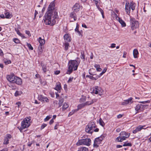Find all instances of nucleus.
Masks as SVG:
<instances>
[{
	"instance_id": "412c9836",
	"label": "nucleus",
	"mask_w": 151,
	"mask_h": 151,
	"mask_svg": "<svg viewBox=\"0 0 151 151\" xmlns=\"http://www.w3.org/2000/svg\"><path fill=\"white\" fill-rule=\"evenodd\" d=\"M41 65L42 67V70L44 73H46L47 70V65L42 62H41Z\"/></svg>"
},
{
	"instance_id": "79ce46f5",
	"label": "nucleus",
	"mask_w": 151,
	"mask_h": 151,
	"mask_svg": "<svg viewBox=\"0 0 151 151\" xmlns=\"http://www.w3.org/2000/svg\"><path fill=\"white\" fill-rule=\"evenodd\" d=\"M13 41L16 44H18L20 43V41L17 38H15L13 39Z\"/></svg>"
},
{
	"instance_id": "20e7f679",
	"label": "nucleus",
	"mask_w": 151,
	"mask_h": 151,
	"mask_svg": "<svg viewBox=\"0 0 151 151\" xmlns=\"http://www.w3.org/2000/svg\"><path fill=\"white\" fill-rule=\"evenodd\" d=\"M130 22L131 28L132 30L136 29L139 27V22L138 21L136 20L135 18H131L130 19Z\"/></svg>"
},
{
	"instance_id": "f8f14e48",
	"label": "nucleus",
	"mask_w": 151,
	"mask_h": 151,
	"mask_svg": "<svg viewBox=\"0 0 151 151\" xmlns=\"http://www.w3.org/2000/svg\"><path fill=\"white\" fill-rule=\"evenodd\" d=\"M12 83H15L18 85H21L22 84V80L19 77L15 76L14 78Z\"/></svg>"
},
{
	"instance_id": "69168bd1",
	"label": "nucleus",
	"mask_w": 151,
	"mask_h": 151,
	"mask_svg": "<svg viewBox=\"0 0 151 151\" xmlns=\"http://www.w3.org/2000/svg\"><path fill=\"white\" fill-rule=\"evenodd\" d=\"M60 72L59 70H56L55 72V75H58L59 74Z\"/></svg>"
},
{
	"instance_id": "e433bc0d",
	"label": "nucleus",
	"mask_w": 151,
	"mask_h": 151,
	"mask_svg": "<svg viewBox=\"0 0 151 151\" xmlns=\"http://www.w3.org/2000/svg\"><path fill=\"white\" fill-rule=\"evenodd\" d=\"M22 93V91H17L14 93V96H18L20 95Z\"/></svg>"
},
{
	"instance_id": "ea45409f",
	"label": "nucleus",
	"mask_w": 151,
	"mask_h": 151,
	"mask_svg": "<svg viewBox=\"0 0 151 151\" xmlns=\"http://www.w3.org/2000/svg\"><path fill=\"white\" fill-rule=\"evenodd\" d=\"M65 46V50H67L69 46V44L68 42H66L64 44Z\"/></svg>"
},
{
	"instance_id": "f257e3e1",
	"label": "nucleus",
	"mask_w": 151,
	"mask_h": 151,
	"mask_svg": "<svg viewBox=\"0 0 151 151\" xmlns=\"http://www.w3.org/2000/svg\"><path fill=\"white\" fill-rule=\"evenodd\" d=\"M55 1L51 2L48 7L45 15L44 23L46 25L53 26L56 23V19L58 18V12L55 8Z\"/></svg>"
},
{
	"instance_id": "9b49d317",
	"label": "nucleus",
	"mask_w": 151,
	"mask_h": 151,
	"mask_svg": "<svg viewBox=\"0 0 151 151\" xmlns=\"http://www.w3.org/2000/svg\"><path fill=\"white\" fill-rule=\"evenodd\" d=\"M133 98L130 97L128 99L124 100V101L122 103V105H125L128 104H131L132 103L133 101H132Z\"/></svg>"
},
{
	"instance_id": "c9c22d12",
	"label": "nucleus",
	"mask_w": 151,
	"mask_h": 151,
	"mask_svg": "<svg viewBox=\"0 0 151 151\" xmlns=\"http://www.w3.org/2000/svg\"><path fill=\"white\" fill-rule=\"evenodd\" d=\"M78 28L79 25L78 23H77L76 27L75 29V31L76 32H77L78 33V34L79 35H81V33L79 31Z\"/></svg>"
},
{
	"instance_id": "58836bf2",
	"label": "nucleus",
	"mask_w": 151,
	"mask_h": 151,
	"mask_svg": "<svg viewBox=\"0 0 151 151\" xmlns=\"http://www.w3.org/2000/svg\"><path fill=\"white\" fill-rule=\"evenodd\" d=\"M78 111V110L76 109H74L72 110V111L71 112H70L68 114V116H70L73 114L75 112H77Z\"/></svg>"
},
{
	"instance_id": "13d9d810",
	"label": "nucleus",
	"mask_w": 151,
	"mask_h": 151,
	"mask_svg": "<svg viewBox=\"0 0 151 151\" xmlns=\"http://www.w3.org/2000/svg\"><path fill=\"white\" fill-rule=\"evenodd\" d=\"M25 32L26 34L27 35L29 36H31V34L30 33V32L28 30H26L25 31Z\"/></svg>"
},
{
	"instance_id": "2f4dec72",
	"label": "nucleus",
	"mask_w": 151,
	"mask_h": 151,
	"mask_svg": "<svg viewBox=\"0 0 151 151\" xmlns=\"http://www.w3.org/2000/svg\"><path fill=\"white\" fill-rule=\"evenodd\" d=\"M85 106V104L84 103H82L81 104H80L78 105L77 106V110H78V111L79 110L83 108Z\"/></svg>"
},
{
	"instance_id": "ddd939ff",
	"label": "nucleus",
	"mask_w": 151,
	"mask_h": 151,
	"mask_svg": "<svg viewBox=\"0 0 151 151\" xmlns=\"http://www.w3.org/2000/svg\"><path fill=\"white\" fill-rule=\"evenodd\" d=\"M81 8L80 5L78 3H76L73 7L72 9L75 12L78 11Z\"/></svg>"
},
{
	"instance_id": "6e6552de",
	"label": "nucleus",
	"mask_w": 151,
	"mask_h": 151,
	"mask_svg": "<svg viewBox=\"0 0 151 151\" xmlns=\"http://www.w3.org/2000/svg\"><path fill=\"white\" fill-rule=\"evenodd\" d=\"M12 137V136L10 134H7L5 136L4 140L3 142L4 145H7L9 143V139Z\"/></svg>"
},
{
	"instance_id": "49530a36",
	"label": "nucleus",
	"mask_w": 151,
	"mask_h": 151,
	"mask_svg": "<svg viewBox=\"0 0 151 151\" xmlns=\"http://www.w3.org/2000/svg\"><path fill=\"white\" fill-rule=\"evenodd\" d=\"M27 45L28 46V47L29 48V49L31 50H33V48L32 47L31 45L30 44L27 43Z\"/></svg>"
},
{
	"instance_id": "0eeeda50",
	"label": "nucleus",
	"mask_w": 151,
	"mask_h": 151,
	"mask_svg": "<svg viewBox=\"0 0 151 151\" xmlns=\"http://www.w3.org/2000/svg\"><path fill=\"white\" fill-rule=\"evenodd\" d=\"M147 106V105H143L142 104H138L135 107V110L137 111L136 114L139 111H143Z\"/></svg>"
},
{
	"instance_id": "3c124183",
	"label": "nucleus",
	"mask_w": 151,
	"mask_h": 151,
	"mask_svg": "<svg viewBox=\"0 0 151 151\" xmlns=\"http://www.w3.org/2000/svg\"><path fill=\"white\" fill-rule=\"evenodd\" d=\"M15 31L16 32L17 34L19 35H22V33H21L20 32L19 30L17 28H15Z\"/></svg>"
},
{
	"instance_id": "c03bdc74",
	"label": "nucleus",
	"mask_w": 151,
	"mask_h": 151,
	"mask_svg": "<svg viewBox=\"0 0 151 151\" xmlns=\"http://www.w3.org/2000/svg\"><path fill=\"white\" fill-rule=\"evenodd\" d=\"M93 100L91 101H86V103H84L85 104V106L86 105H88L91 104L92 103H93Z\"/></svg>"
},
{
	"instance_id": "0e129e2a",
	"label": "nucleus",
	"mask_w": 151,
	"mask_h": 151,
	"mask_svg": "<svg viewBox=\"0 0 151 151\" xmlns=\"http://www.w3.org/2000/svg\"><path fill=\"white\" fill-rule=\"evenodd\" d=\"M116 44L114 43H112L111 44L110 47L111 48H113L115 47Z\"/></svg>"
},
{
	"instance_id": "37998d69",
	"label": "nucleus",
	"mask_w": 151,
	"mask_h": 151,
	"mask_svg": "<svg viewBox=\"0 0 151 151\" xmlns=\"http://www.w3.org/2000/svg\"><path fill=\"white\" fill-rule=\"evenodd\" d=\"M121 138V137L120 136L117 137L116 139V141L117 142H122V141Z\"/></svg>"
},
{
	"instance_id": "a19ab883",
	"label": "nucleus",
	"mask_w": 151,
	"mask_h": 151,
	"mask_svg": "<svg viewBox=\"0 0 151 151\" xmlns=\"http://www.w3.org/2000/svg\"><path fill=\"white\" fill-rule=\"evenodd\" d=\"M130 133H129V135H128V136H121V139L122 140V141H123L124 140H126V139H127L130 136Z\"/></svg>"
},
{
	"instance_id": "338daca9",
	"label": "nucleus",
	"mask_w": 151,
	"mask_h": 151,
	"mask_svg": "<svg viewBox=\"0 0 151 151\" xmlns=\"http://www.w3.org/2000/svg\"><path fill=\"white\" fill-rule=\"evenodd\" d=\"M58 126H59V124H58V123H57L56 124V125H55V127H54V129H58Z\"/></svg>"
},
{
	"instance_id": "680f3d73",
	"label": "nucleus",
	"mask_w": 151,
	"mask_h": 151,
	"mask_svg": "<svg viewBox=\"0 0 151 151\" xmlns=\"http://www.w3.org/2000/svg\"><path fill=\"white\" fill-rule=\"evenodd\" d=\"M38 14V12L37 11H36V10H35L34 19H35L36 16L37 14Z\"/></svg>"
},
{
	"instance_id": "7ed1b4c3",
	"label": "nucleus",
	"mask_w": 151,
	"mask_h": 151,
	"mask_svg": "<svg viewBox=\"0 0 151 151\" xmlns=\"http://www.w3.org/2000/svg\"><path fill=\"white\" fill-rule=\"evenodd\" d=\"M30 125V119L27 118H24L21 122V126L20 129L19 130L21 132L26 128L29 127Z\"/></svg>"
},
{
	"instance_id": "de8ad7c7",
	"label": "nucleus",
	"mask_w": 151,
	"mask_h": 151,
	"mask_svg": "<svg viewBox=\"0 0 151 151\" xmlns=\"http://www.w3.org/2000/svg\"><path fill=\"white\" fill-rule=\"evenodd\" d=\"M113 15L115 17V19L117 20L118 19H119V17L115 13V12H114L113 13Z\"/></svg>"
},
{
	"instance_id": "cd10ccee",
	"label": "nucleus",
	"mask_w": 151,
	"mask_h": 151,
	"mask_svg": "<svg viewBox=\"0 0 151 151\" xmlns=\"http://www.w3.org/2000/svg\"><path fill=\"white\" fill-rule=\"evenodd\" d=\"M61 89V87L60 84L59 83H57L56 86L55 88V89L58 91H59Z\"/></svg>"
},
{
	"instance_id": "1a4fd4ad",
	"label": "nucleus",
	"mask_w": 151,
	"mask_h": 151,
	"mask_svg": "<svg viewBox=\"0 0 151 151\" xmlns=\"http://www.w3.org/2000/svg\"><path fill=\"white\" fill-rule=\"evenodd\" d=\"M95 94H99V95L101 96L103 92V90L100 87H98V86H95Z\"/></svg>"
},
{
	"instance_id": "7c9ffc66",
	"label": "nucleus",
	"mask_w": 151,
	"mask_h": 151,
	"mask_svg": "<svg viewBox=\"0 0 151 151\" xmlns=\"http://www.w3.org/2000/svg\"><path fill=\"white\" fill-rule=\"evenodd\" d=\"M68 106H69L67 103H64L62 108V110L63 111H65L68 107Z\"/></svg>"
},
{
	"instance_id": "4d7b16f0",
	"label": "nucleus",
	"mask_w": 151,
	"mask_h": 151,
	"mask_svg": "<svg viewBox=\"0 0 151 151\" xmlns=\"http://www.w3.org/2000/svg\"><path fill=\"white\" fill-rule=\"evenodd\" d=\"M47 126V124H43L41 126V127L40 129H44L45 127H46Z\"/></svg>"
},
{
	"instance_id": "72a5a7b5",
	"label": "nucleus",
	"mask_w": 151,
	"mask_h": 151,
	"mask_svg": "<svg viewBox=\"0 0 151 151\" xmlns=\"http://www.w3.org/2000/svg\"><path fill=\"white\" fill-rule=\"evenodd\" d=\"M64 101V99L63 98H61L59 99V101L58 103L59 104V107H60L62 106V105Z\"/></svg>"
},
{
	"instance_id": "9d476101",
	"label": "nucleus",
	"mask_w": 151,
	"mask_h": 151,
	"mask_svg": "<svg viewBox=\"0 0 151 151\" xmlns=\"http://www.w3.org/2000/svg\"><path fill=\"white\" fill-rule=\"evenodd\" d=\"M89 73L90 75H87L86 77H88L90 79L93 80L94 78L93 76L94 75V69L93 68L90 69L89 70Z\"/></svg>"
},
{
	"instance_id": "dca6fc26",
	"label": "nucleus",
	"mask_w": 151,
	"mask_h": 151,
	"mask_svg": "<svg viewBox=\"0 0 151 151\" xmlns=\"http://www.w3.org/2000/svg\"><path fill=\"white\" fill-rule=\"evenodd\" d=\"M38 98L39 100L41 101H45L46 102H49V100L46 97H44L42 96H41Z\"/></svg>"
},
{
	"instance_id": "6e6d98bb",
	"label": "nucleus",
	"mask_w": 151,
	"mask_h": 151,
	"mask_svg": "<svg viewBox=\"0 0 151 151\" xmlns=\"http://www.w3.org/2000/svg\"><path fill=\"white\" fill-rule=\"evenodd\" d=\"M81 59H84L85 58V56L83 52H81Z\"/></svg>"
},
{
	"instance_id": "393cba45",
	"label": "nucleus",
	"mask_w": 151,
	"mask_h": 151,
	"mask_svg": "<svg viewBox=\"0 0 151 151\" xmlns=\"http://www.w3.org/2000/svg\"><path fill=\"white\" fill-rule=\"evenodd\" d=\"M96 5L97 9L99 10V11L101 12V13L102 14V17L104 19V18L105 17L104 16V11L98 5V4H96Z\"/></svg>"
},
{
	"instance_id": "f704fd0d",
	"label": "nucleus",
	"mask_w": 151,
	"mask_h": 151,
	"mask_svg": "<svg viewBox=\"0 0 151 151\" xmlns=\"http://www.w3.org/2000/svg\"><path fill=\"white\" fill-rule=\"evenodd\" d=\"M5 17L6 18L10 19L11 17V14L8 12H6L5 13Z\"/></svg>"
},
{
	"instance_id": "aec40b11",
	"label": "nucleus",
	"mask_w": 151,
	"mask_h": 151,
	"mask_svg": "<svg viewBox=\"0 0 151 151\" xmlns=\"http://www.w3.org/2000/svg\"><path fill=\"white\" fill-rule=\"evenodd\" d=\"M44 46L39 45L38 47V55H41L43 52Z\"/></svg>"
},
{
	"instance_id": "a878e982",
	"label": "nucleus",
	"mask_w": 151,
	"mask_h": 151,
	"mask_svg": "<svg viewBox=\"0 0 151 151\" xmlns=\"http://www.w3.org/2000/svg\"><path fill=\"white\" fill-rule=\"evenodd\" d=\"M139 54V52L136 49H134L133 51V54L134 57V58H138L137 55Z\"/></svg>"
},
{
	"instance_id": "774afa93",
	"label": "nucleus",
	"mask_w": 151,
	"mask_h": 151,
	"mask_svg": "<svg viewBox=\"0 0 151 151\" xmlns=\"http://www.w3.org/2000/svg\"><path fill=\"white\" fill-rule=\"evenodd\" d=\"M122 116H123V115H122L119 114L117 116V118L118 119H119V118H122Z\"/></svg>"
},
{
	"instance_id": "39448f33",
	"label": "nucleus",
	"mask_w": 151,
	"mask_h": 151,
	"mask_svg": "<svg viewBox=\"0 0 151 151\" xmlns=\"http://www.w3.org/2000/svg\"><path fill=\"white\" fill-rule=\"evenodd\" d=\"M91 143V140L89 138H86L79 140L76 143L77 146L83 145L89 146Z\"/></svg>"
},
{
	"instance_id": "864d4df0",
	"label": "nucleus",
	"mask_w": 151,
	"mask_h": 151,
	"mask_svg": "<svg viewBox=\"0 0 151 151\" xmlns=\"http://www.w3.org/2000/svg\"><path fill=\"white\" fill-rule=\"evenodd\" d=\"M139 102L140 103H142V104H146L147 103H149L150 102V101L148 100V101H139Z\"/></svg>"
},
{
	"instance_id": "a18cd8bd",
	"label": "nucleus",
	"mask_w": 151,
	"mask_h": 151,
	"mask_svg": "<svg viewBox=\"0 0 151 151\" xmlns=\"http://www.w3.org/2000/svg\"><path fill=\"white\" fill-rule=\"evenodd\" d=\"M52 115L47 116L44 119V121L46 122L48 121L50 118L52 117Z\"/></svg>"
},
{
	"instance_id": "09e8293b",
	"label": "nucleus",
	"mask_w": 151,
	"mask_h": 151,
	"mask_svg": "<svg viewBox=\"0 0 151 151\" xmlns=\"http://www.w3.org/2000/svg\"><path fill=\"white\" fill-rule=\"evenodd\" d=\"M113 15L115 17V19L117 20L118 19H119V17L115 13V12H114L113 13Z\"/></svg>"
},
{
	"instance_id": "603ef678",
	"label": "nucleus",
	"mask_w": 151,
	"mask_h": 151,
	"mask_svg": "<svg viewBox=\"0 0 151 151\" xmlns=\"http://www.w3.org/2000/svg\"><path fill=\"white\" fill-rule=\"evenodd\" d=\"M81 150V151H88V148L86 147H82Z\"/></svg>"
},
{
	"instance_id": "5701e85b",
	"label": "nucleus",
	"mask_w": 151,
	"mask_h": 151,
	"mask_svg": "<svg viewBox=\"0 0 151 151\" xmlns=\"http://www.w3.org/2000/svg\"><path fill=\"white\" fill-rule=\"evenodd\" d=\"M15 77L14 76L12 75H8L7 76V78L9 81L12 83Z\"/></svg>"
},
{
	"instance_id": "c756f323",
	"label": "nucleus",
	"mask_w": 151,
	"mask_h": 151,
	"mask_svg": "<svg viewBox=\"0 0 151 151\" xmlns=\"http://www.w3.org/2000/svg\"><path fill=\"white\" fill-rule=\"evenodd\" d=\"M95 68H96L97 72H101L102 70V69L100 68V66L99 65L95 64Z\"/></svg>"
},
{
	"instance_id": "423d86ee",
	"label": "nucleus",
	"mask_w": 151,
	"mask_h": 151,
	"mask_svg": "<svg viewBox=\"0 0 151 151\" xmlns=\"http://www.w3.org/2000/svg\"><path fill=\"white\" fill-rule=\"evenodd\" d=\"M85 131L88 133H92L94 131V122H91L86 126Z\"/></svg>"
},
{
	"instance_id": "2eb2a0df",
	"label": "nucleus",
	"mask_w": 151,
	"mask_h": 151,
	"mask_svg": "<svg viewBox=\"0 0 151 151\" xmlns=\"http://www.w3.org/2000/svg\"><path fill=\"white\" fill-rule=\"evenodd\" d=\"M145 126H139L137 127L133 131V133L134 134H136L137 132L140 131L142 130V129H143V127H145Z\"/></svg>"
},
{
	"instance_id": "4be33fe9",
	"label": "nucleus",
	"mask_w": 151,
	"mask_h": 151,
	"mask_svg": "<svg viewBox=\"0 0 151 151\" xmlns=\"http://www.w3.org/2000/svg\"><path fill=\"white\" fill-rule=\"evenodd\" d=\"M70 17L71 18H73L74 21H76L77 19L76 15V13L74 12H71L70 14Z\"/></svg>"
},
{
	"instance_id": "4468645a",
	"label": "nucleus",
	"mask_w": 151,
	"mask_h": 151,
	"mask_svg": "<svg viewBox=\"0 0 151 151\" xmlns=\"http://www.w3.org/2000/svg\"><path fill=\"white\" fill-rule=\"evenodd\" d=\"M107 69L106 68H104L103 70L98 75L96 73H95V76H96L95 77V80L100 78L102 75L105 73L106 72Z\"/></svg>"
},
{
	"instance_id": "6ab92c4d",
	"label": "nucleus",
	"mask_w": 151,
	"mask_h": 151,
	"mask_svg": "<svg viewBox=\"0 0 151 151\" xmlns=\"http://www.w3.org/2000/svg\"><path fill=\"white\" fill-rule=\"evenodd\" d=\"M64 38L66 42H70L71 40V38L68 34H65L64 36Z\"/></svg>"
},
{
	"instance_id": "e2e57ef3",
	"label": "nucleus",
	"mask_w": 151,
	"mask_h": 151,
	"mask_svg": "<svg viewBox=\"0 0 151 151\" xmlns=\"http://www.w3.org/2000/svg\"><path fill=\"white\" fill-rule=\"evenodd\" d=\"M8 149L7 147L4 148V149L0 150V151H8Z\"/></svg>"
},
{
	"instance_id": "a211bd4d",
	"label": "nucleus",
	"mask_w": 151,
	"mask_h": 151,
	"mask_svg": "<svg viewBox=\"0 0 151 151\" xmlns=\"http://www.w3.org/2000/svg\"><path fill=\"white\" fill-rule=\"evenodd\" d=\"M125 9L126 12L128 13V12H129V13H130V8L129 3L128 1H127L126 3Z\"/></svg>"
},
{
	"instance_id": "5fc2aeb1",
	"label": "nucleus",
	"mask_w": 151,
	"mask_h": 151,
	"mask_svg": "<svg viewBox=\"0 0 151 151\" xmlns=\"http://www.w3.org/2000/svg\"><path fill=\"white\" fill-rule=\"evenodd\" d=\"M125 134H126V132L125 131H122L120 133L119 135L120 136H124V135Z\"/></svg>"
},
{
	"instance_id": "8fccbe9b",
	"label": "nucleus",
	"mask_w": 151,
	"mask_h": 151,
	"mask_svg": "<svg viewBox=\"0 0 151 151\" xmlns=\"http://www.w3.org/2000/svg\"><path fill=\"white\" fill-rule=\"evenodd\" d=\"M4 63L6 65H7L11 63V61L10 60H6L4 61Z\"/></svg>"
},
{
	"instance_id": "052dcab7",
	"label": "nucleus",
	"mask_w": 151,
	"mask_h": 151,
	"mask_svg": "<svg viewBox=\"0 0 151 151\" xmlns=\"http://www.w3.org/2000/svg\"><path fill=\"white\" fill-rule=\"evenodd\" d=\"M73 80V78H69L68 81V83H70L72 82Z\"/></svg>"
},
{
	"instance_id": "bf43d9fd",
	"label": "nucleus",
	"mask_w": 151,
	"mask_h": 151,
	"mask_svg": "<svg viewBox=\"0 0 151 151\" xmlns=\"http://www.w3.org/2000/svg\"><path fill=\"white\" fill-rule=\"evenodd\" d=\"M97 139H95V147L96 148L97 147L99 146V145H98L100 144L96 142V140Z\"/></svg>"
},
{
	"instance_id": "473e14b6",
	"label": "nucleus",
	"mask_w": 151,
	"mask_h": 151,
	"mask_svg": "<svg viewBox=\"0 0 151 151\" xmlns=\"http://www.w3.org/2000/svg\"><path fill=\"white\" fill-rule=\"evenodd\" d=\"M127 142H124V144L122 145L123 146H129L131 147L132 144L131 142H127Z\"/></svg>"
},
{
	"instance_id": "f3484780",
	"label": "nucleus",
	"mask_w": 151,
	"mask_h": 151,
	"mask_svg": "<svg viewBox=\"0 0 151 151\" xmlns=\"http://www.w3.org/2000/svg\"><path fill=\"white\" fill-rule=\"evenodd\" d=\"M37 40L40 43L39 45L44 46L45 43V40L44 39H42L41 37H40Z\"/></svg>"
},
{
	"instance_id": "4c0bfd02",
	"label": "nucleus",
	"mask_w": 151,
	"mask_h": 151,
	"mask_svg": "<svg viewBox=\"0 0 151 151\" xmlns=\"http://www.w3.org/2000/svg\"><path fill=\"white\" fill-rule=\"evenodd\" d=\"M99 123L101 126L103 127L105 126V124L101 118H100L99 119Z\"/></svg>"
},
{
	"instance_id": "bb28decb",
	"label": "nucleus",
	"mask_w": 151,
	"mask_h": 151,
	"mask_svg": "<svg viewBox=\"0 0 151 151\" xmlns=\"http://www.w3.org/2000/svg\"><path fill=\"white\" fill-rule=\"evenodd\" d=\"M121 24L122 27H125L126 26V24L125 22L121 18H119V19L117 20Z\"/></svg>"
},
{
	"instance_id": "b1692460",
	"label": "nucleus",
	"mask_w": 151,
	"mask_h": 151,
	"mask_svg": "<svg viewBox=\"0 0 151 151\" xmlns=\"http://www.w3.org/2000/svg\"><path fill=\"white\" fill-rule=\"evenodd\" d=\"M104 137V136L102 135H101L100 137H98L95 138V139H97V140H96V142L98 143L99 144H100L101 143V142L102 141L103 139V138Z\"/></svg>"
},
{
	"instance_id": "c85d7f7f",
	"label": "nucleus",
	"mask_w": 151,
	"mask_h": 151,
	"mask_svg": "<svg viewBox=\"0 0 151 151\" xmlns=\"http://www.w3.org/2000/svg\"><path fill=\"white\" fill-rule=\"evenodd\" d=\"M135 4L133 1L130 2V9H131L132 10H134L135 9Z\"/></svg>"
},
{
	"instance_id": "f03ea898",
	"label": "nucleus",
	"mask_w": 151,
	"mask_h": 151,
	"mask_svg": "<svg viewBox=\"0 0 151 151\" xmlns=\"http://www.w3.org/2000/svg\"><path fill=\"white\" fill-rule=\"evenodd\" d=\"M80 60H70L68 63V68L67 74H70L73 71L77 70L78 65L79 64Z\"/></svg>"
}]
</instances>
